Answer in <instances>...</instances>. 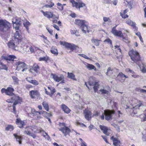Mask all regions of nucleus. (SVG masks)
Here are the masks:
<instances>
[{
    "label": "nucleus",
    "instance_id": "412c9836",
    "mask_svg": "<svg viewBox=\"0 0 146 146\" xmlns=\"http://www.w3.org/2000/svg\"><path fill=\"white\" fill-rule=\"evenodd\" d=\"M16 30V32L15 33L13 39H15V40L19 41L20 42L21 39V36L20 35L19 31L18 30V29L17 30Z\"/></svg>",
    "mask_w": 146,
    "mask_h": 146
},
{
    "label": "nucleus",
    "instance_id": "58836bf2",
    "mask_svg": "<svg viewBox=\"0 0 146 146\" xmlns=\"http://www.w3.org/2000/svg\"><path fill=\"white\" fill-rule=\"evenodd\" d=\"M68 77L69 78L73 79V80H77V79L75 78V76L72 73H68Z\"/></svg>",
    "mask_w": 146,
    "mask_h": 146
},
{
    "label": "nucleus",
    "instance_id": "9b49d317",
    "mask_svg": "<svg viewBox=\"0 0 146 146\" xmlns=\"http://www.w3.org/2000/svg\"><path fill=\"white\" fill-rule=\"evenodd\" d=\"M19 19L17 17H15L12 19V22L13 24V26L15 30H17L19 29L20 24Z\"/></svg>",
    "mask_w": 146,
    "mask_h": 146
},
{
    "label": "nucleus",
    "instance_id": "e2e57ef3",
    "mask_svg": "<svg viewBox=\"0 0 146 146\" xmlns=\"http://www.w3.org/2000/svg\"><path fill=\"white\" fill-rule=\"evenodd\" d=\"M46 29L50 35H52L53 31L51 29L47 27L46 28Z\"/></svg>",
    "mask_w": 146,
    "mask_h": 146
},
{
    "label": "nucleus",
    "instance_id": "cd10ccee",
    "mask_svg": "<svg viewBox=\"0 0 146 146\" xmlns=\"http://www.w3.org/2000/svg\"><path fill=\"white\" fill-rule=\"evenodd\" d=\"M88 23L87 22L86 23L84 24V25L81 27V29L83 33H86L87 31L88 32L89 31L88 30Z\"/></svg>",
    "mask_w": 146,
    "mask_h": 146
},
{
    "label": "nucleus",
    "instance_id": "423d86ee",
    "mask_svg": "<svg viewBox=\"0 0 146 146\" xmlns=\"http://www.w3.org/2000/svg\"><path fill=\"white\" fill-rule=\"evenodd\" d=\"M33 127L32 126H28L25 128L24 133L29 136H31L33 138L35 139L36 137L35 135L36 131H34L32 129Z\"/></svg>",
    "mask_w": 146,
    "mask_h": 146
},
{
    "label": "nucleus",
    "instance_id": "13d9d810",
    "mask_svg": "<svg viewBox=\"0 0 146 146\" xmlns=\"http://www.w3.org/2000/svg\"><path fill=\"white\" fill-rule=\"evenodd\" d=\"M79 55L80 56H81L82 57H83L88 60H90V58L87 56L85 54H80Z\"/></svg>",
    "mask_w": 146,
    "mask_h": 146
},
{
    "label": "nucleus",
    "instance_id": "9d476101",
    "mask_svg": "<svg viewBox=\"0 0 146 146\" xmlns=\"http://www.w3.org/2000/svg\"><path fill=\"white\" fill-rule=\"evenodd\" d=\"M14 101V105H16L19 103H20L21 102V98L17 95H14L13 97L11 98V99H8L7 100V102L9 103H12Z\"/></svg>",
    "mask_w": 146,
    "mask_h": 146
},
{
    "label": "nucleus",
    "instance_id": "f704fd0d",
    "mask_svg": "<svg viewBox=\"0 0 146 146\" xmlns=\"http://www.w3.org/2000/svg\"><path fill=\"white\" fill-rule=\"evenodd\" d=\"M114 71L112 70L110 67H109L108 69L106 74L107 75L109 76H112V75L114 74Z\"/></svg>",
    "mask_w": 146,
    "mask_h": 146
},
{
    "label": "nucleus",
    "instance_id": "3c124183",
    "mask_svg": "<svg viewBox=\"0 0 146 146\" xmlns=\"http://www.w3.org/2000/svg\"><path fill=\"white\" fill-rule=\"evenodd\" d=\"M48 88L50 90L51 92V94L52 95H53V94L55 93L56 92L55 90L53 87H52L51 86L50 87H48Z\"/></svg>",
    "mask_w": 146,
    "mask_h": 146
},
{
    "label": "nucleus",
    "instance_id": "c85d7f7f",
    "mask_svg": "<svg viewBox=\"0 0 146 146\" xmlns=\"http://www.w3.org/2000/svg\"><path fill=\"white\" fill-rule=\"evenodd\" d=\"M40 132L41 133L42 135H43L45 138L47 139L48 140H49L50 139V137L48 135V134L46 132H45L42 129H40Z\"/></svg>",
    "mask_w": 146,
    "mask_h": 146
},
{
    "label": "nucleus",
    "instance_id": "5701e85b",
    "mask_svg": "<svg viewBox=\"0 0 146 146\" xmlns=\"http://www.w3.org/2000/svg\"><path fill=\"white\" fill-rule=\"evenodd\" d=\"M38 113V111H36L34 109H31V114L33 116H35V117L36 119H39L41 117L40 116H39L37 114Z\"/></svg>",
    "mask_w": 146,
    "mask_h": 146
},
{
    "label": "nucleus",
    "instance_id": "79ce46f5",
    "mask_svg": "<svg viewBox=\"0 0 146 146\" xmlns=\"http://www.w3.org/2000/svg\"><path fill=\"white\" fill-rule=\"evenodd\" d=\"M49 60V57L47 56L41 57L38 58V60L39 61H44L47 62Z\"/></svg>",
    "mask_w": 146,
    "mask_h": 146
},
{
    "label": "nucleus",
    "instance_id": "603ef678",
    "mask_svg": "<svg viewBox=\"0 0 146 146\" xmlns=\"http://www.w3.org/2000/svg\"><path fill=\"white\" fill-rule=\"evenodd\" d=\"M136 90L137 91L141 93H145L146 92V90L143 89H142L140 88H137L136 89Z\"/></svg>",
    "mask_w": 146,
    "mask_h": 146
},
{
    "label": "nucleus",
    "instance_id": "bb28decb",
    "mask_svg": "<svg viewBox=\"0 0 146 146\" xmlns=\"http://www.w3.org/2000/svg\"><path fill=\"white\" fill-rule=\"evenodd\" d=\"M86 67L89 70H94V71H96V69L95 66L92 64L88 63L85 64Z\"/></svg>",
    "mask_w": 146,
    "mask_h": 146
},
{
    "label": "nucleus",
    "instance_id": "4c0bfd02",
    "mask_svg": "<svg viewBox=\"0 0 146 146\" xmlns=\"http://www.w3.org/2000/svg\"><path fill=\"white\" fill-rule=\"evenodd\" d=\"M42 104L45 109L47 111H48L49 108L48 103L46 102H44L42 103Z\"/></svg>",
    "mask_w": 146,
    "mask_h": 146
},
{
    "label": "nucleus",
    "instance_id": "0eeeda50",
    "mask_svg": "<svg viewBox=\"0 0 146 146\" xmlns=\"http://www.w3.org/2000/svg\"><path fill=\"white\" fill-rule=\"evenodd\" d=\"M59 125L60 127L59 130L62 132L65 136L68 135L70 132V129L66 126V124L64 123H60Z\"/></svg>",
    "mask_w": 146,
    "mask_h": 146
},
{
    "label": "nucleus",
    "instance_id": "774afa93",
    "mask_svg": "<svg viewBox=\"0 0 146 146\" xmlns=\"http://www.w3.org/2000/svg\"><path fill=\"white\" fill-rule=\"evenodd\" d=\"M33 80V78L32 77H27L26 78V80H27L30 83L31 82V81H32Z\"/></svg>",
    "mask_w": 146,
    "mask_h": 146
},
{
    "label": "nucleus",
    "instance_id": "7ed1b4c3",
    "mask_svg": "<svg viewBox=\"0 0 146 146\" xmlns=\"http://www.w3.org/2000/svg\"><path fill=\"white\" fill-rule=\"evenodd\" d=\"M10 24L5 20H0V31H6L10 28Z\"/></svg>",
    "mask_w": 146,
    "mask_h": 146
},
{
    "label": "nucleus",
    "instance_id": "09e8293b",
    "mask_svg": "<svg viewBox=\"0 0 146 146\" xmlns=\"http://www.w3.org/2000/svg\"><path fill=\"white\" fill-rule=\"evenodd\" d=\"M23 25L26 28L28 29V27L30 25V23L28 21H25L23 23Z\"/></svg>",
    "mask_w": 146,
    "mask_h": 146
},
{
    "label": "nucleus",
    "instance_id": "dca6fc26",
    "mask_svg": "<svg viewBox=\"0 0 146 146\" xmlns=\"http://www.w3.org/2000/svg\"><path fill=\"white\" fill-rule=\"evenodd\" d=\"M41 12L42 13L44 16L48 18H50L52 17L53 19L56 18L58 19V17H56L54 15H53V14L51 12L46 11L44 12L42 10Z\"/></svg>",
    "mask_w": 146,
    "mask_h": 146
},
{
    "label": "nucleus",
    "instance_id": "c756f323",
    "mask_svg": "<svg viewBox=\"0 0 146 146\" xmlns=\"http://www.w3.org/2000/svg\"><path fill=\"white\" fill-rule=\"evenodd\" d=\"M13 135L17 140V141L19 142V143L20 144H21L22 143V138L21 136H19L16 134H13Z\"/></svg>",
    "mask_w": 146,
    "mask_h": 146
},
{
    "label": "nucleus",
    "instance_id": "37998d69",
    "mask_svg": "<svg viewBox=\"0 0 146 146\" xmlns=\"http://www.w3.org/2000/svg\"><path fill=\"white\" fill-rule=\"evenodd\" d=\"M14 129L13 126L10 125H7L5 128V130L7 131H12Z\"/></svg>",
    "mask_w": 146,
    "mask_h": 146
},
{
    "label": "nucleus",
    "instance_id": "2f4dec72",
    "mask_svg": "<svg viewBox=\"0 0 146 146\" xmlns=\"http://www.w3.org/2000/svg\"><path fill=\"white\" fill-rule=\"evenodd\" d=\"M16 122L17 124L20 125L19 126L20 128H22L23 126L25 125V122L23 121H22L20 119L18 118L17 119Z\"/></svg>",
    "mask_w": 146,
    "mask_h": 146
},
{
    "label": "nucleus",
    "instance_id": "ddd939ff",
    "mask_svg": "<svg viewBox=\"0 0 146 146\" xmlns=\"http://www.w3.org/2000/svg\"><path fill=\"white\" fill-rule=\"evenodd\" d=\"M116 27V26L112 29L111 30L112 33L115 36L123 38V35L121 31L117 30L115 29Z\"/></svg>",
    "mask_w": 146,
    "mask_h": 146
},
{
    "label": "nucleus",
    "instance_id": "5fc2aeb1",
    "mask_svg": "<svg viewBox=\"0 0 146 146\" xmlns=\"http://www.w3.org/2000/svg\"><path fill=\"white\" fill-rule=\"evenodd\" d=\"M100 111H96L93 114V116H97L100 115Z\"/></svg>",
    "mask_w": 146,
    "mask_h": 146
},
{
    "label": "nucleus",
    "instance_id": "338daca9",
    "mask_svg": "<svg viewBox=\"0 0 146 146\" xmlns=\"http://www.w3.org/2000/svg\"><path fill=\"white\" fill-rule=\"evenodd\" d=\"M110 1L112 3L115 5H116L117 3V0H110Z\"/></svg>",
    "mask_w": 146,
    "mask_h": 146
},
{
    "label": "nucleus",
    "instance_id": "69168bd1",
    "mask_svg": "<svg viewBox=\"0 0 146 146\" xmlns=\"http://www.w3.org/2000/svg\"><path fill=\"white\" fill-rule=\"evenodd\" d=\"M110 1L112 3L115 5H116L117 3V0H110Z\"/></svg>",
    "mask_w": 146,
    "mask_h": 146
},
{
    "label": "nucleus",
    "instance_id": "bf43d9fd",
    "mask_svg": "<svg viewBox=\"0 0 146 146\" xmlns=\"http://www.w3.org/2000/svg\"><path fill=\"white\" fill-rule=\"evenodd\" d=\"M54 5V3H51L50 5H45V7L46 8L52 7Z\"/></svg>",
    "mask_w": 146,
    "mask_h": 146
},
{
    "label": "nucleus",
    "instance_id": "c9c22d12",
    "mask_svg": "<svg viewBox=\"0 0 146 146\" xmlns=\"http://www.w3.org/2000/svg\"><path fill=\"white\" fill-rule=\"evenodd\" d=\"M99 92V93L104 95H108L109 93V91L105 89H101L100 90Z\"/></svg>",
    "mask_w": 146,
    "mask_h": 146
},
{
    "label": "nucleus",
    "instance_id": "20e7f679",
    "mask_svg": "<svg viewBox=\"0 0 146 146\" xmlns=\"http://www.w3.org/2000/svg\"><path fill=\"white\" fill-rule=\"evenodd\" d=\"M115 113V111L109 110H106L104 111V113H102L101 116V119L103 120L104 119V115H105V119L107 120H110L111 119V117Z\"/></svg>",
    "mask_w": 146,
    "mask_h": 146
},
{
    "label": "nucleus",
    "instance_id": "f257e3e1",
    "mask_svg": "<svg viewBox=\"0 0 146 146\" xmlns=\"http://www.w3.org/2000/svg\"><path fill=\"white\" fill-rule=\"evenodd\" d=\"M128 53L132 61H133L132 62L137 64V62L140 60V56L139 53L132 49L129 51Z\"/></svg>",
    "mask_w": 146,
    "mask_h": 146
},
{
    "label": "nucleus",
    "instance_id": "c03bdc74",
    "mask_svg": "<svg viewBox=\"0 0 146 146\" xmlns=\"http://www.w3.org/2000/svg\"><path fill=\"white\" fill-rule=\"evenodd\" d=\"M115 50L117 53L119 52L121 53V50L120 47V46L118 45H116L114 46Z\"/></svg>",
    "mask_w": 146,
    "mask_h": 146
},
{
    "label": "nucleus",
    "instance_id": "b1692460",
    "mask_svg": "<svg viewBox=\"0 0 146 146\" xmlns=\"http://www.w3.org/2000/svg\"><path fill=\"white\" fill-rule=\"evenodd\" d=\"M61 108L64 112L66 114H68L71 111L70 110L65 104H62Z\"/></svg>",
    "mask_w": 146,
    "mask_h": 146
},
{
    "label": "nucleus",
    "instance_id": "e433bc0d",
    "mask_svg": "<svg viewBox=\"0 0 146 146\" xmlns=\"http://www.w3.org/2000/svg\"><path fill=\"white\" fill-rule=\"evenodd\" d=\"M139 67L141 69V71H142L143 72H146V68H145V67H146V65H144L143 64H142L140 65H139Z\"/></svg>",
    "mask_w": 146,
    "mask_h": 146
},
{
    "label": "nucleus",
    "instance_id": "49530a36",
    "mask_svg": "<svg viewBox=\"0 0 146 146\" xmlns=\"http://www.w3.org/2000/svg\"><path fill=\"white\" fill-rule=\"evenodd\" d=\"M94 86L93 87L94 90L95 92H96L98 90V88L99 87V85L97 82H95L94 85Z\"/></svg>",
    "mask_w": 146,
    "mask_h": 146
},
{
    "label": "nucleus",
    "instance_id": "6e6d98bb",
    "mask_svg": "<svg viewBox=\"0 0 146 146\" xmlns=\"http://www.w3.org/2000/svg\"><path fill=\"white\" fill-rule=\"evenodd\" d=\"M31 83L35 85H38V82L35 80H32Z\"/></svg>",
    "mask_w": 146,
    "mask_h": 146
},
{
    "label": "nucleus",
    "instance_id": "4be33fe9",
    "mask_svg": "<svg viewBox=\"0 0 146 146\" xmlns=\"http://www.w3.org/2000/svg\"><path fill=\"white\" fill-rule=\"evenodd\" d=\"M125 23L133 27L135 30H137V28L135 26V23L132 21L131 20L129 19L127 20Z\"/></svg>",
    "mask_w": 146,
    "mask_h": 146
},
{
    "label": "nucleus",
    "instance_id": "7c9ffc66",
    "mask_svg": "<svg viewBox=\"0 0 146 146\" xmlns=\"http://www.w3.org/2000/svg\"><path fill=\"white\" fill-rule=\"evenodd\" d=\"M95 78L93 76H91L89 78L88 83L90 86H93L95 82Z\"/></svg>",
    "mask_w": 146,
    "mask_h": 146
},
{
    "label": "nucleus",
    "instance_id": "a18cd8bd",
    "mask_svg": "<svg viewBox=\"0 0 146 146\" xmlns=\"http://www.w3.org/2000/svg\"><path fill=\"white\" fill-rule=\"evenodd\" d=\"M32 70L36 72L37 73L39 70V68L38 66L37 65H36L33 67L32 68Z\"/></svg>",
    "mask_w": 146,
    "mask_h": 146
},
{
    "label": "nucleus",
    "instance_id": "6e6552de",
    "mask_svg": "<svg viewBox=\"0 0 146 146\" xmlns=\"http://www.w3.org/2000/svg\"><path fill=\"white\" fill-rule=\"evenodd\" d=\"M61 45H62L64 46L67 49H70L71 51L77 49L78 47L76 45L70 43H69L64 41L60 42Z\"/></svg>",
    "mask_w": 146,
    "mask_h": 146
},
{
    "label": "nucleus",
    "instance_id": "f03ea898",
    "mask_svg": "<svg viewBox=\"0 0 146 146\" xmlns=\"http://www.w3.org/2000/svg\"><path fill=\"white\" fill-rule=\"evenodd\" d=\"M70 2L72 4L73 6L77 8H78L79 10L83 11L86 9L85 5L80 0H78L77 2H75L74 0H70Z\"/></svg>",
    "mask_w": 146,
    "mask_h": 146
},
{
    "label": "nucleus",
    "instance_id": "052dcab7",
    "mask_svg": "<svg viewBox=\"0 0 146 146\" xmlns=\"http://www.w3.org/2000/svg\"><path fill=\"white\" fill-rule=\"evenodd\" d=\"M40 36L43 38L44 39V41L45 43H46L48 42V40H47V37L44 36L43 35H40Z\"/></svg>",
    "mask_w": 146,
    "mask_h": 146
},
{
    "label": "nucleus",
    "instance_id": "0e129e2a",
    "mask_svg": "<svg viewBox=\"0 0 146 146\" xmlns=\"http://www.w3.org/2000/svg\"><path fill=\"white\" fill-rule=\"evenodd\" d=\"M70 33L72 34H75L76 36V31L74 29H72L70 30Z\"/></svg>",
    "mask_w": 146,
    "mask_h": 146
},
{
    "label": "nucleus",
    "instance_id": "2eb2a0df",
    "mask_svg": "<svg viewBox=\"0 0 146 146\" xmlns=\"http://www.w3.org/2000/svg\"><path fill=\"white\" fill-rule=\"evenodd\" d=\"M51 76L52 77L53 79L57 82H59L61 81V80L64 79V77L62 75H61L59 76H58L56 74H51Z\"/></svg>",
    "mask_w": 146,
    "mask_h": 146
},
{
    "label": "nucleus",
    "instance_id": "a878e982",
    "mask_svg": "<svg viewBox=\"0 0 146 146\" xmlns=\"http://www.w3.org/2000/svg\"><path fill=\"white\" fill-rule=\"evenodd\" d=\"M121 101L123 104H133V102H132V100H129V99L128 98H123L121 100Z\"/></svg>",
    "mask_w": 146,
    "mask_h": 146
},
{
    "label": "nucleus",
    "instance_id": "393cba45",
    "mask_svg": "<svg viewBox=\"0 0 146 146\" xmlns=\"http://www.w3.org/2000/svg\"><path fill=\"white\" fill-rule=\"evenodd\" d=\"M87 22V21L85 20L76 19L75 20V23L77 25L81 27L84 25V24L86 23Z\"/></svg>",
    "mask_w": 146,
    "mask_h": 146
},
{
    "label": "nucleus",
    "instance_id": "6ab92c4d",
    "mask_svg": "<svg viewBox=\"0 0 146 146\" xmlns=\"http://www.w3.org/2000/svg\"><path fill=\"white\" fill-rule=\"evenodd\" d=\"M100 127L103 131L104 133L107 135H109L111 131L110 129H108L104 125H100Z\"/></svg>",
    "mask_w": 146,
    "mask_h": 146
},
{
    "label": "nucleus",
    "instance_id": "f3484780",
    "mask_svg": "<svg viewBox=\"0 0 146 146\" xmlns=\"http://www.w3.org/2000/svg\"><path fill=\"white\" fill-rule=\"evenodd\" d=\"M128 77L125 75L122 72L119 73L117 75L118 79L121 82H123L126 78H128Z\"/></svg>",
    "mask_w": 146,
    "mask_h": 146
},
{
    "label": "nucleus",
    "instance_id": "680f3d73",
    "mask_svg": "<svg viewBox=\"0 0 146 146\" xmlns=\"http://www.w3.org/2000/svg\"><path fill=\"white\" fill-rule=\"evenodd\" d=\"M120 15L123 18H125L128 17V16L127 15H125L123 13H120Z\"/></svg>",
    "mask_w": 146,
    "mask_h": 146
},
{
    "label": "nucleus",
    "instance_id": "1a4fd4ad",
    "mask_svg": "<svg viewBox=\"0 0 146 146\" xmlns=\"http://www.w3.org/2000/svg\"><path fill=\"white\" fill-rule=\"evenodd\" d=\"M19 42V41L15 40V39H13L8 42V45L10 48L15 50H18L19 48L17 45Z\"/></svg>",
    "mask_w": 146,
    "mask_h": 146
},
{
    "label": "nucleus",
    "instance_id": "a19ab883",
    "mask_svg": "<svg viewBox=\"0 0 146 146\" xmlns=\"http://www.w3.org/2000/svg\"><path fill=\"white\" fill-rule=\"evenodd\" d=\"M51 52L52 54L56 55H57L58 54L57 49L53 47L51 48Z\"/></svg>",
    "mask_w": 146,
    "mask_h": 146
},
{
    "label": "nucleus",
    "instance_id": "4468645a",
    "mask_svg": "<svg viewBox=\"0 0 146 146\" xmlns=\"http://www.w3.org/2000/svg\"><path fill=\"white\" fill-rule=\"evenodd\" d=\"M2 59L7 60L13 61L14 59L16 58V57L14 55H6L3 54L2 56Z\"/></svg>",
    "mask_w": 146,
    "mask_h": 146
},
{
    "label": "nucleus",
    "instance_id": "4d7b16f0",
    "mask_svg": "<svg viewBox=\"0 0 146 146\" xmlns=\"http://www.w3.org/2000/svg\"><path fill=\"white\" fill-rule=\"evenodd\" d=\"M103 20L104 22H107L108 21V22H110V18L108 17H103Z\"/></svg>",
    "mask_w": 146,
    "mask_h": 146
},
{
    "label": "nucleus",
    "instance_id": "aec40b11",
    "mask_svg": "<svg viewBox=\"0 0 146 146\" xmlns=\"http://www.w3.org/2000/svg\"><path fill=\"white\" fill-rule=\"evenodd\" d=\"M29 94L31 98H32L38 97L39 95L38 91L36 90L31 91L29 92Z\"/></svg>",
    "mask_w": 146,
    "mask_h": 146
},
{
    "label": "nucleus",
    "instance_id": "f8f14e48",
    "mask_svg": "<svg viewBox=\"0 0 146 146\" xmlns=\"http://www.w3.org/2000/svg\"><path fill=\"white\" fill-rule=\"evenodd\" d=\"M84 114L85 119L90 120L92 118V113L91 111L87 109H85L84 111Z\"/></svg>",
    "mask_w": 146,
    "mask_h": 146
},
{
    "label": "nucleus",
    "instance_id": "864d4df0",
    "mask_svg": "<svg viewBox=\"0 0 146 146\" xmlns=\"http://www.w3.org/2000/svg\"><path fill=\"white\" fill-rule=\"evenodd\" d=\"M144 116L143 117L141 120V121H146V109L144 111Z\"/></svg>",
    "mask_w": 146,
    "mask_h": 146
},
{
    "label": "nucleus",
    "instance_id": "39448f33",
    "mask_svg": "<svg viewBox=\"0 0 146 146\" xmlns=\"http://www.w3.org/2000/svg\"><path fill=\"white\" fill-rule=\"evenodd\" d=\"M15 65L16 66V70L18 71L21 70L23 72L28 69L27 65L24 62L20 61L17 62Z\"/></svg>",
    "mask_w": 146,
    "mask_h": 146
},
{
    "label": "nucleus",
    "instance_id": "72a5a7b5",
    "mask_svg": "<svg viewBox=\"0 0 146 146\" xmlns=\"http://www.w3.org/2000/svg\"><path fill=\"white\" fill-rule=\"evenodd\" d=\"M111 139L113 141V144L115 146H117L120 143V141L118 140L117 139L114 138L113 136H112Z\"/></svg>",
    "mask_w": 146,
    "mask_h": 146
},
{
    "label": "nucleus",
    "instance_id": "a211bd4d",
    "mask_svg": "<svg viewBox=\"0 0 146 146\" xmlns=\"http://www.w3.org/2000/svg\"><path fill=\"white\" fill-rule=\"evenodd\" d=\"M100 127L103 131L104 133L107 135H109L111 131L110 129H108L104 125H100Z\"/></svg>",
    "mask_w": 146,
    "mask_h": 146
},
{
    "label": "nucleus",
    "instance_id": "ea45409f",
    "mask_svg": "<svg viewBox=\"0 0 146 146\" xmlns=\"http://www.w3.org/2000/svg\"><path fill=\"white\" fill-rule=\"evenodd\" d=\"M92 42L96 46H98L99 45V42L100 41V40H98L97 39H92L91 40Z\"/></svg>",
    "mask_w": 146,
    "mask_h": 146
},
{
    "label": "nucleus",
    "instance_id": "8fccbe9b",
    "mask_svg": "<svg viewBox=\"0 0 146 146\" xmlns=\"http://www.w3.org/2000/svg\"><path fill=\"white\" fill-rule=\"evenodd\" d=\"M12 78L15 84H16L18 83L19 80L17 77L15 76H12Z\"/></svg>",
    "mask_w": 146,
    "mask_h": 146
},
{
    "label": "nucleus",
    "instance_id": "de8ad7c7",
    "mask_svg": "<svg viewBox=\"0 0 146 146\" xmlns=\"http://www.w3.org/2000/svg\"><path fill=\"white\" fill-rule=\"evenodd\" d=\"M0 69L7 70V68L5 64L0 62Z\"/></svg>",
    "mask_w": 146,
    "mask_h": 146
},
{
    "label": "nucleus",
    "instance_id": "473e14b6",
    "mask_svg": "<svg viewBox=\"0 0 146 146\" xmlns=\"http://www.w3.org/2000/svg\"><path fill=\"white\" fill-rule=\"evenodd\" d=\"M14 89L11 87H8L7 88L6 94L8 95L12 96L13 94V92Z\"/></svg>",
    "mask_w": 146,
    "mask_h": 146
}]
</instances>
